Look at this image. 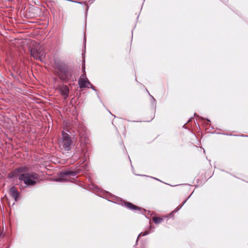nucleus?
<instances>
[{"label":"nucleus","mask_w":248,"mask_h":248,"mask_svg":"<svg viewBox=\"0 0 248 248\" xmlns=\"http://www.w3.org/2000/svg\"><path fill=\"white\" fill-rule=\"evenodd\" d=\"M149 233V232L147 231H145L144 232H141L139 235V237L140 236H145L147 234H148Z\"/></svg>","instance_id":"nucleus-11"},{"label":"nucleus","mask_w":248,"mask_h":248,"mask_svg":"<svg viewBox=\"0 0 248 248\" xmlns=\"http://www.w3.org/2000/svg\"><path fill=\"white\" fill-rule=\"evenodd\" d=\"M28 167H19L10 172L8 174V177L12 179L18 176V180L26 186H34L37 183L39 176L34 172H28Z\"/></svg>","instance_id":"nucleus-1"},{"label":"nucleus","mask_w":248,"mask_h":248,"mask_svg":"<svg viewBox=\"0 0 248 248\" xmlns=\"http://www.w3.org/2000/svg\"><path fill=\"white\" fill-rule=\"evenodd\" d=\"M153 221L156 224H159L162 221V218L160 217H154L153 218Z\"/></svg>","instance_id":"nucleus-10"},{"label":"nucleus","mask_w":248,"mask_h":248,"mask_svg":"<svg viewBox=\"0 0 248 248\" xmlns=\"http://www.w3.org/2000/svg\"><path fill=\"white\" fill-rule=\"evenodd\" d=\"M124 205L125 207H126L127 208H128L130 210H136L140 209V207L137 206L136 205L132 204L131 202H125Z\"/></svg>","instance_id":"nucleus-9"},{"label":"nucleus","mask_w":248,"mask_h":248,"mask_svg":"<svg viewBox=\"0 0 248 248\" xmlns=\"http://www.w3.org/2000/svg\"><path fill=\"white\" fill-rule=\"evenodd\" d=\"M77 175V172L74 171H71L69 170H66L63 171L60 173V175L61 177H63L64 176H70L75 177Z\"/></svg>","instance_id":"nucleus-8"},{"label":"nucleus","mask_w":248,"mask_h":248,"mask_svg":"<svg viewBox=\"0 0 248 248\" xmlns=\"http://www.w3.org/2000/svg\"><path fill=\"white\" fill-rule=\"evenodd\" d=\"M183 204H184V203H183V204H182V205L180 207V208H178V209H177V210H176L175 211H178L180 208H181V207L183 206Z\"/></svg>","instance_id":"nucleus-13"},{"label":"nucleus","mask_w":248,"mask_h":248,"mask_svg":"<svg viewBox=\"0 0 248 248\" xmlns=\"http://www.w3.org/2000/svg\"><path fill=\"white\" fill-rule=\"evenodd\" d=\"M58 143L61 150L69 151L71 150L72 147L73 146L74 141L68 133L62 132V137L59 139Z\"/></svg>","instance_id":"nucleus-3"},{"label":"nucleus","mask_w":248,"mask_h":248,"mask_svg":"<svg viewBox=\"0 0 248 248\" xmlns=\"http://www.w3.org/2000/svg\"><path fill=\"white\" fill-rule=\"evenodd\" d=\"M86 84L90 85V83L86 78L85 74H83L78 80V85L80 88L88 87Z\"/></svg>","instance_id":"nucleus-6"},{"label":"nucleus","mask_w":248,"mask_h":248,"mask_svg":"<svg viewBox=\"0 0 248 248\" xmlns=\"http://www.w3.org/2000/svg\"><path fill=\"white\" fill-rule=\"evenodd\" d=\"M31 55L36 60L43 61L45 57V53L44 48L41 46H38L35 48H32L31 50Z\"/></svg>","instance_id":"nucleus-4"},{"label":"nucleus","mask_w":248,"mask_h":248,"mask_svg":"<svg viewBox=\"0 0 248 248\" xmlns=\"http://www.w3.org/2000/svg\"><path fill=\"white\" fill-rule=\"evenodd\" d=\"M90 86H91V88L93 90H95V89H94V87L90 83V85H89Z\"/></svg>","instance_id":"nucleus-12"},{"label":"nucleus","mask_w":248,"mask_h":248,"mask_svg":"<svg viewBox=\"0 0 248 248\" xmlns=\"http://www.w3.org/2000/svg\"><path fill=\"white\" fill-rule=\"evenodd\" d=\"M55 64L59 71L58 76L63 82L65 83L71 82L76 79L73 76V71L68 70L67 67L64 63L55 61Z\"/></svg>","instance_id":"nucleus-2"},{"label":"nucleus","mask_w":248,"mask_h":248,"mask_svg":"<svg viewBox=\"0 0 248 248\" xmlns=\"http://www.w3.org/2000/svg\"><path fill=\"white\" fill-rule=\"evenodd\" d=\"M59 91L64 99H66L68 98L69 94V89L67 85H62L60 86Z\"/></svg>","instance_id":"nucleus-5"},{"label":"nucleus","mask_w":248,"mask_h":248,"mask_svg":"<svg viewBox=\"0 0 248 248\" xmlns=\"http://www.w3.org/2000/svg\"><path fill=\"white\" fill-rule=\"evenodd\" d=\"M10 195L14 198L16 202L20 198L19 193L15 186H12L9 191Z\"/></svg>","instance_id":"nucleus-7"}]
</instances>
